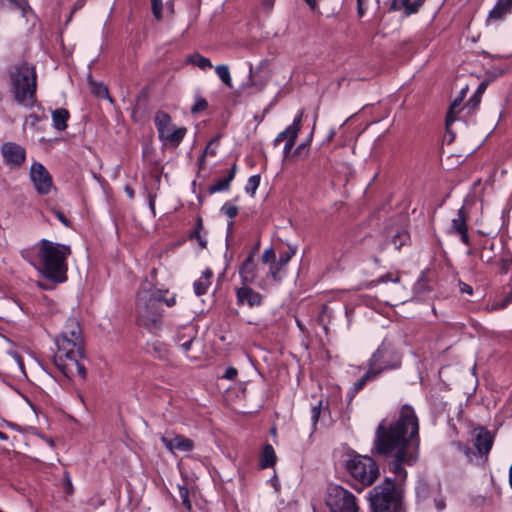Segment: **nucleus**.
Segmentation results:
<instances>
[{
	"mask_svg": "<svg viewBox=\"0 0 512 512\" xmlns=\"http://www.w3.org/2000/svg\"><path fill=\"white\" fill-rule=\"evenodd\" d=\"M512 10V0H498L489 12V19L500 20Z\"/></svg>",
	"mask_w": 512,
	"mask_h": 512,
	"instance_id": "obj_23",
	"label": "nucleus"
},
{
	"mask_svg": "<svg viewBox=\"0 0 512 512\" xmlns=\"http://www.w3.org/2000/svg\"><path fill=\"white\" fill-rule=\"evenodd\" d=\"M263 299V295L252 289L249 285H243L236 289V303L239 306L258 307L262 305Z\"/></svg>",
	"mask_w": 512,
	"mask_h": 512,
	"instance_id": "obj_15",
	"label": "nucleus"
},
{
	"mask_svg": "<svg viewBox=\"0 0 512 512\" xmlns=\"http://www.w3.org/2000/svg\"><path fill=\"white\" fill-rule=\"evenodd\" d=\"M11 5L15 8L22 11L23 14L26 13V10L29 8V4L27 0H7Z\"/></svg>",
	"mask_w": 512,
	"mask_h": 512,
	"instance_id": "obj_44",
	"label": "nucleus"
},
{
	"mask_svg": "<svg viewBox=\"0 0 512 512\" xmlns=\"http://www.w3.org/2000/svg\"><path fill=\"white\" fill-rule=\"evenodd\" d=\"M346 468L362 486H371L379 477L377 463L368 456H354L347 461Z\"/></svg>",
	"mask_w": 512,
	"mask_h": 512,
	"instance_id": "obj_8",
	"label": "nucleus"
},
{
	"mask_svg": "<svg viewBox=\"0 0 512 512\" xmlns=\"http://www.w3.org/2000/svg\"><path fill=\"white\" fill-rule=\"evenodd\" d=\"M162 444L165 446V448L171 452V453H175L176 451V446H175V437L172 438V439H169L165 436H161L160 438Z\"/></svg>",
	"mask_w": 512,
	"mask_h": 512,
	"instance_id": "obj_43",
	"label": "nucleus"
},
{
	"mask_svg": "<svg viewBox=\"0 0 512 512\" xmlns=\"http://www.w3.org/2000/svg\"><path fill=\"white\" fill-rule=\"evenodd\" d=\"M423 2L424 0H414L413 2L411 0H393L390 10L398 11L404 9L405 15L410 16L418 12Z\"/></svg>",
	"mask_w": 512,
	"mask_h": 512,
	"instance_id": "obj_19",
	"label": "nucleus"
},
{
	"mask_svg": "<svg viewBox=\"0 0 512 512\" xmlns=\"http://www.w3.org/2000/svg\"><path fill=\"white\" fill-rule=\"evenodd\" d=\"M306 3L310 6L311 9H314L317 5V1L316 0H305Z\"/></svg>",
	"mask_w": 512,
	"mask_h": 512,
	"instance_id": "obj_61",
	"label": "nucleus"
},
{
	"mask_svg": "<svg viewBox=\"0 0 512 512\" xmlns=\"http://www.w3.org/2000/svg\"><path fill=\"white\" fill-rule=\"evenodd\" d=\"M237 171V165L234 163L229 171V174L227 177L223 179H219L216 182H214L212 185L208 187V192L210 194L221 192V191H227L230 187L231 182L233 181Z\"/></svg>",
	"mask_w": 512,
	"mask_h": 512,
	"instance_id": "obj_20",
	"label": "nucleus"
},
{
	"mask_svg": "<svg viewBox=\"0 0 512 512\" xmlns=\"http://www.w3.org/2000/svg\"><path fill=\"white\" fill-rule=\"evenodd\" d=\"M54 214L55 216L57 217V219L66 227H69L70 226V222L69 220L65 217V215L61 212V211H54Z\"/></svg>",
	"mask_w": 512,
	"mask_h": 512,
	"instance_id": "obj_51",
	"label": "nucleus"
},
{
	"mask_svg": "<svg viewBox=\"0 0 512 512\" xmlns=\"http://www.w3.org/2000/svg\"><path fill=\"white\" fill-rule=\"evenodd\" d=\"M276 462V454L271 444H265L260 458L261 468L273 467Z\"/></svg>",
	"mask_w": 512,
	"mask_h": 512,
	"instance_id": "obj_26",
	"label": "nucleus"
},
{
	"mask_svg": "<svg viewBox=\"0 0 512 512\" xmlns=\"http://www.w3.org/2000/svg\"><path fill=\"white\" fill-rule=\"evenodd\" d=\"M326 504L331 512H358L355 496L338 485L329 486Z\"/></svg>",
	"mask_w": 512,
	"mask_h": 512,
	"instance_id": "obj_11",
	"label": "nucleus"
},
{
	"mask_svg": "<svg viewBox=\"0 0 512 512\" xmlns=\"http://www.w3.org/2000/svg\"><path fill=\"white\" fill-rule=\"evenodd\" d=\"M213 277V271L210 268H206L199 279L193 283L194 292L197 296H201L207 293L209 286L211 285V279Z\"/></svg>",
	"mask_w": 512,
	"mask_h": 512,
	"instance_id": "obj_22",
	"label": "nucleus"
},
{
	"mask_svg": "<svg viewBox=\"0 0 512 512\" xmlns=\"http://www.w3.org/2000/svg\"><path fill=\"white\" fill-rule=\"evenodd\" d=\"M401 362V354L390 343L382 342L368 360V368L379 377L387 370L399 368Z\"/></svg>",
	"mask_w": 512,
	"mask_h": 512,
	"instance_id": "obj_7",
	"label": "nucleus"
},
{
	"mask_svg": "<svg viewBox=\"0 0 512 512\" xmlns=\"http://www.w3.org/2000/svg\"><path fill=\"white\" fill-rule=\"evenodd\" d=\"M155 197H156V195L149 194V207H150L153 215H155Z\"/></svg>",
	"mask_w": 512,
	"mask_h": 512,
	"instance_id": "obj_54",
	"label": "nucleus"
},
{
	"mask_svg": "<svg viewBox=\"0 0 512 512\" xmlns=\"http://www.w3.org/2000/svg\"><path fill=\"white\" fill-rule=\"evenodd\" d=\"M417 504L424 509L435 508L442 511L446 508L445 497L439 483H428L424 479L418 480L415 487Z\"/></svg>",
	"mask_w": 512,
	"mask_h": 512,
	"instance_id": "obj_9",
	"label": "nucleus"
},
{
	"mask_svg": "<svg viewBox=\"0 0 512 512\" xmlns=\"http://www.w3.org/2000/svg\"><path fill=\"white\" fill-rule=\"evenodd\" d=\"M10 79L15 100L25 107H32L36 102L37 73L33 65L22 61L10 69Z\"/></svg>",
	"mask_w": 512,
	"mask_h": 512,
	"instance_id": "obj_4",
	"label": "nucleus"
},
{
	"mask_svg": "<svg viewBox=\"0 0 512 512\" xmlns=\"http://www.w3.org/2000/svg\"><path fill=\"white\" fill-rule=\"evenodd\" d=\"M239 276L243 285L254 283L256 278V264L254 253H250L239 269Z\"/></svg>",
	"mask_w": 512,
	"mask_h": 512,
	"instance_id": "obj_17",
	"label": "nucleus"
},
{
	"mask_svg": "<svg viewBox=\"0 0 512 512\" xmlns=\"http://www.w3.org/2000/svg\"><path fill=\"white\" fill-rule=\"evenodd\" d=\"M7 366L13 373H16V370L25 375L24 362L19 353L16 351H11L8 353Z\"/></svg>",
	"mask_w": 512,
	"mask_h": 512,
	"instance_id": "obj_27",
	"label": "nucleus"
},
{
	"mask_svg": "<svg viewBox=\"0 0 512 512\" xmlns=\"http://www.w3.org/2000/svg\"><path fill=\"white\" fill-rule=\"evenodd\" d=\"M296 139L297 138H293V136H292L290 140L286 141V143L284 145V150H283L285 158H287L288 155L291 153V151L295 145Z\"/></svg>",
	"mask_w": 512,
	"mask_h": 512,
	"instance_id": "obj_49",
	"label": "nucleus"
},
{
	"mask_svg": "<svg viewBox=\"0 0 512 512\" xmlns=\"http://www.w3.org/2000/svg\"><path fill=\"white\" fill-rule=\"evenodd\" d=\"M175 446L176 450L182 451V452H190L194 449V442L193 440L185 437L181 434L175 435Z\"/></svg>",
	"mask_w": 512,
	"mask_h": 512,
	"instance_id": "obj_31",
	"label": "nucleus"
},
{
	"mask_svg": "<svg viewBox=\"0 0 512 512\" xmlns=\"http://www.w3.org/2000/svg\"><path fill=\"white\" fill-rule=\"evenodd\" d=\"M319 413H320V407L319 406H314L312 408V418H313V420L315 422L318 420Z\"/></svg>",
	"mask_w": 512,
	"mask_h": 512,
	"instance_id": "obj_56",
	"label": "nucleus"
},
{
	"mask_svg": "<svg viewBox=\"0 0 512 512\" xmlns=\"http://www.w3.org/2000/svg\"><path fill=\"white\" fill-rule=\"evenodd\" d=\"M260 184V175H252L249 177L247 184L245 186L246 193L250 194L252 197L255 195L256 190L258 189Z\"/></svg>",
	"mask_w": 512,
	"mask_h": 512,
	"instance_id": "obj_33",
	"label": "nucleus"
},
{
	"mask_svg": "<svg viewBox=\"0 0 512 512\" xmlns=\"http://www.w3.org/2000/svg\"><path fill=\"white\" fill-rule=\"evenodd\" d=\"M80 359H75L67 362V368L59 369L66 377L71 378L75 374H78L82 379L86 376V369L83 364L80 363Z\"/></svg>",
	"mask_w": 512,
	"mask_h": 512,
	"instance_id": "obj_25",
	"label": "nucleus"
},
{
	"mask_svg": "<svg viewBox=\"0 0 512 512\" xmlns=\"http://www.w3.org/2000/svg\"><path fill=\"white\" fill-rule=\"evenodd\" d=\"M306 147H307V143H301L299 144L296 149L294 150V154L296 155H300L302 154L305 150H306Z\"/></svg>",
	"mask_w": 512,
	"mask_h": 512,
	"instance_id": "obj_53",
	"label": "nucleus"
},
{
	"mask_svg": "<svg viewBox=\"0 0 512 512\" xmlns=\"http://www.w3.org/2000/svg\"><path fill=\"white\" fill-rule=\"evenodd\" d=\"M393 282V283H399L400 282V275L387 273L385 275H382L378 278L377 282L379 283H387V282Z\"/></svg>",
	"mask_w": 512,
	"mask_h": 512,
	"instance_id": "obj_41",
	"label": "nucleus"
},
{
	"mask_svg": "<svg viewBox=\"0 0 512 512\" xmlns=\"http://www.w3.org/2000/svg\"><path fill=\"white\" fill-rule=\"evenodd\" d=\"M215 72L223 83H225L229 88L232 87L230 71L227 65H217L215 67Z\"/></svg>",
	"mask_w": 512,
	"mask_h": 512,
	"instance_id": "obj_32",
	"label": "nucleus"
},
{
	"mask_svg": "<svg viewBox=\"0 0 512 512\" xmlns=\"http://www.w3.org/2000/svg\"><path fill=\"white\" fill-rule=\"evenodd\" d=\"M90 85H91V88H92V92L98 96V97H101V98H108L110 101H112L111 97L109 96V92H108V88L101 84V83H95V82H90Z\"/></svg>",
	"mask_w": 512,
	"mask_h": 512,
	"instance_id": "obj_34",
	"label": "nucleus"
},
{
	"mask_svg": "<svg viewBox=\"0 0 512 512\" xmlns=\"http://www.w3.org/2000/svg\"><path fill=\"white\" fill-rule=\"evenodd\" d=\"M365 14L364 3H357V15L361 18Z\"/></svg>",
	"mask_w": 512,
	"mask_h": 512,
	"instance_id": "obj_55",
	"label": "nucleus"
},
{
	"mask_svg": "<svg viewBox=\"0 0 512 512\" xmlns=\"http://www.w3.org/2000/svg\"><path fill=\"white\" fill-rule=\"evenodd\" d=\"M471 437L476 455L485 457L487 460L488 454L494 444L493 434L487 428L478 426L472 430Z\"/></svg>",
	"mask_w": 512,
	"mask_h": 512,
	"instance_id": "obj_12",
	"label": "nucleus"
},
{
	"mask_svg": "<svg viewBox=\"0 0 512 512\" xmlns=\"http://www.w3.org/2000/svg\"><path fill=\"white\" fill-rule=\"evenodd\" d=\"M219 139H220V136L218 135V136L213 137L208 142L204 152L202 153V155L199 158V166H200V168L204 167V161H205V157L207 155H210V156H215L216 155L217 148L219 146Z\"/></svg>",
	"mask_w": 512,
	"mask_h": 512,
	"instance_id": "obj_30",
	"label": "nucleus"
},
{
	"mask_svg": "<svg viewBox=\"0 0 512 512\" xmlns=\"http://www.w3.org/2000/svg\"><path fill=\"white\" fill-rule=\"evenodd\" d=\"M509 484H510V487L512 488V465L510 466V469H509Z\"/></svg>",
	"mask_w": 512,
	"mask_h": 512,
	"instance_id": "obj_64",
	"label": "nucleus"
},
{
	"mask_svg": "<svg viewBox=\"0 0 512 512\" xmlns=\"http://www.w3.org/2000/svg\"><path fill=\"white\" fill-rule=\"evenodd\" d=\"M512 302V292L508 293L501 301L494 303L492 308L500 310L506 308Z\"/></svg>",
	"mask_w": 512,
	"mask_h": 512,
	"instance_id": "obj_40",
	"label": "nucleus"
},
{
	"mask_svg": "<svg viewBox=\"0 0 512 512\" xmlns=\"http://www.w3.org/2000/svg\"><path fill=\"white\" fill-rule=\"evenodd\" d=\"M125 191L130 199L134 198V190L131 187L126 186Z\"/></svg>",
	"mask_w": 512,
	"mask_h": 512,
	"instance_id": "obj_59",
	"label": "nucleus"
},
{
	"mask_svg": "<svg viewBox=\"0 0 512 512\" xmlns=\"http://www.w3.org/2000/svg\"><path fill=\"white\" fill-rule=\"evenodd\" d=\"M408 239V235L405 232L397 233L393 239L392 242L395 245L397 249H400V247L404 244V242Z\"/></svg>",
	"mask_w": 512,
	"mask_h": 512,
	"instance_id": "obj_42",
	"label": "nucleus"
},
{
	"mask_svg": "<svg viewBox=\"0 0 512 512\" xmlns=\"http://www.w3.org/2000/svg\"><path fill=\"white\" fill-rule=\"evenodd\" d=\"M377 378L378 376H376V374L368 368L367 371L357 381H355L351 388L349 389L347 393L349 399L352 400L355 397V395L360 390H362L368 382L374 381Z\"/></svg>",
	"mask_w": 512,
	"mask_h": 512,
	"instance_id": "obj_21",
	"label": "nucleus"
},
{
	"mask_svg": "<svg viewBox=\"0 0 512 512\" xmlns=\"http://www.w3.org/2000/svg\"><path fill=\"white\" fill-rule=\"evenodd\" d=\"M275 251L273 248L266 249L262 254V261L264 263L273 262L275 260Z\"/></svg>",
	"mask_w": 512,
	"mask_h": 512,
	"instance_id": "obj_47",
	"label": "nucleus"
},
{
	"mask_svg": "<svg viewBox=\"0 0 512 512\" xmlns=\"http://www.w3.org/2000/svg\"><path fill=\"white\" fill-rule=\"evenodd\" d=\"M191 238L192 239H196L199 246L204 249L207 247V240L205 239L204 236H202L201 232L199 230H195L192 234H191Z\"/></svg>",
	"mask_w": 512,
	"mask_h": 512,
	"instance_id": "obj_45",
	"label": "nucleus"
},
{
	"mask_svg": "<svg viewBox=\"0 0 512 512\" xmlns=\"http://www.w3.org/2000/svg\"><path fill=\"white\" fill-rule=\"evenodd\" d=\"M162 294L157 289H140L136 298L137 324L153 332L161 323Z\"/></svg>",
	"mask_w": 512,
	"mask_h": 512,
	"instance_id": "obj_5",
	"label": "nucleus"
},
{
	"mask_svg": "<svg viewBox=\"0 0 512 512\" xmlns=\"http://www.w3.org/2000/svg\"><path fill=\"white\" fill-rule=\"evenodd\" d=\"M186 62L195 65L202 70H208L212 68L211 61L199 53H193L189 55L186 59Z\"/></svg>",
	"mask_w": 512,
	"mask_h": 512,
	"instance_id": "obj_29",
	"label": "nucleus"
},
{
	"mask_svg": "<svg viewBox=\"0 0 512 512\" xmlns=\"http://www.w3.org/2000/svg\"><path fill=\"white\" fill-rule=\"evenodd\" d=\"M238 375V371L236 368L234 367H228L223 375V378L227 379V380H230V381H233L236 379Z\"/></svg>",
	"mask_w": 512,
	"mask_h": 512,
	"instance_id": "obj_48",
	"label": "nucleus"
},
{
	"mask_svg": "<svg viewBox=\"0 0 512 512\" xmlns=\"http://www.w3.org/2000/svg\"><path fill=\"white\" fill-rule=\"evenodd\" d=\"M221 211L227 216L229 217L230 219H233L237 216L238 214V207L235 206V205H232L230 203H225L222 207H221Z\"/></svg>",
	"mask_w": 512,
	"mask_h": 512,
	"instance_id": "obj_38",
	"label": "nucleus"
},
{
	"mask_svg": "<svg viewBox=\"0 0 512 512\" xmlns=\"http://www.w3.org/2000/svg\"><path fill=\"white\" fill-rule=\"evenodd\" d=\"M450 234H457L460 236L461 241L466 245H470V238L468 235V226L466 223V215L464 208H460L457 213V217L452 219Z\"/></svg>",
	"mask_w": 512,
	"mask_h": 512,
	"instance_id": "obj_16",
	"label": "nucleus"
},
{
	"mask_svg": "<svg viewBox=\"0 0 512 512\" xmlns=\"http://www.w3.org/2000/svg\"><path fill=\"white\" fill-rule=\"evenodd\" d=\"M480 101H481V96L479 95V93H474L468 100L466 106L469 109L473 110L480 104Z\"/></svg>",
	"mask_w": 512,
	"mask_h": 512,
	"instance_id": "obj_46",
	"label": "nucleus"
},
{
	"mask_svg": "<svg viewBox=\"0 0 512 512\" xmlns=\"http://www.w3.org/2000/svg\"><path fill=\"white\" fill-rule=\"evenodd\" d=\"M192 343H193V338H191V337L188 340H186L185 342L180 343V347L182 348L184 353H187L190 350Z\"/></svg>",
	"mask_w": 512,
	"mask_h": 512,
	"instance_id": "obj_52",
	"label": "nucleus"
},
{
	"mask_svg": "<svg viewBox=\"0 0 512 512\" xmlns=\"http://www.w3.org/2000/svg\"><path fill=\"white\" fill-rule=\"evenodd\" d=\"M280 268L281 267H279L278 264H276V263H274L270 266L269 274L276 281L280 280V277L278 276Z\"/></svg>",
	"mask_w": 512,
	"mask_h": 512,
	"instance_id": "obj_50",
	"label": "nucleus"
},
{
	"mask_svg": "<svg viewBox=\"0 0 512 512\" xmlns=\"http://www.w3.org/2000/svg\"><path fill=\"white\" fill-rule=\"evenodd\" d=\"M71 254L69 245L56 243L47 239H41L36 246L25 248L21 251L23 259L56 283H62L67 279V258Z\"/></svg>",
	"mask_w": 512,
	"mask_h": 512,
	"instance_id": "obj_2",
	"label": "nucleus"
},
{
	"mask_svg": "<svg viewBox=\"0 0 512 512\" xmlns=\"http://www.w3.org/2000/svg\"><path fill=\"white\" fill-rule=\"evenodd\" d=\"M155 126L158 131L159 139L167 145L173 147L179 146L187 133L185 127H174L171 116L164 111H157L154 116Z\"/></svg>",
	"mask_w": 512,
	"mask_h": 512,
	"instance_id": "obj_10",
	"label": "nucleus"
},
{
	"mask_svg": "<svg viewBox=\"0 0 512 512\" xmlns=\"http://www.w3.org/2000/svg\"><path fill=\"white\" fill-rule=\"evenodd\" d=\"M179 496L182 501V505L188 510H192V504L189 499V490L185 486H179Z\"/></svg>",
	"mask_w": 512,
	"mask_h": 512,
	"instance_id": "obj_36",
	"label": "nucleus"
},
{
	"mask_svg": "<svg viewBox=\"0 0 512 512\" xmlns=\"http://www.w3.org/2000/svg\"><path fill=\"white\" fill-rule=\"evenodd\" d=\"M30 179L39 194L46 195L52 188V177L48 170L39 162L32 164Z\"/></svg>",
	"mask_w": 512,
	"mask_h": 512,
	"instance_id": "obj_13",
	"label": "nucleus"
},
{
	"mask_svg": "<svg viewBox=\"0 0 512 512\" xmlns=\"http://www.w3.org/2000/svg\"><path fill=\"white\" fill-rule=\"evenodd\" d=\"M419 422L414 409L403 405L393 422L382 420L376 428L373 452L391 457L389 470L404 480V465L412 466L418 458Z\"/></svg>",
	"mask_w": 512,
	"mask_h": 512,
	"instance_id": "obj_1",
	"label": "nucleus"
},
{
	"mask_svg": "<svg viewBox=\"0 0 512 512\" xmlns=\"http://www.w3.org/2000/svg\"><path fill=\"white\" fill-rule=\"evenodd\" d=\"M203 229V222H202V219L201 218H198L197 219V222H196V227H195V230H199L201 232V230Z\"/></svg>",
	"mask_w": 512,
	"mask_h": 512,
	"instance_id": "obj_60",
	"label": "nucleus"
},
{
	"mask_svg": "<svg viewBox=\"0 0 512 512\" xmlns=\"http://www.w3.org/2000/svg\"><path fill=\"white\" fill-rule=\"evenodd\" d=\"M151 8L154 17L157 20L162 19V0H151Z\"/></svg>",
	"mask_w": 512,
	"mask_h": 512,
	"instance_id": "obj_39",
	"label": "nucleus"
},
{
	"mask_svg": "<svg viewBox=\"0 0 512 512\" xmlns=\"http://www.w3.org/2000/svg\"><path fill=\"white\" fill-rule=\"evenodd\" d=\"M57 351L54 363L58 369L67 368V362L83 356V337L80 323L75 317L67 319L61 333L55 338Z\"/></svg>",
	"mask_w": 512,
	"mask_h": 512,
	"instance_id": "obj_3",
	"label": "nucleus"
},
{
	"mask_svg": "<svg viewBox=\"0 0 512 512\" xmlns=\"http://www.w3.org/2000/svg\"><path fill=\"white\" fill-rule=\"evenodd\" d=\"M370 504L373 512H403L401 495L390 479L371 491Z\"/></svg>",
	"mask_w": 512,
	"mask_h": 512,
	"instance_id": "obj_6",
	"label": "nucleus"
},
{
	"mask_svg": "<svg viewBox=\"0 0 512 512\" xmlns=\"http://www.w3.org/2000/svg\"><path fill=\"white\" fill-rule=\"evenodd\" d=\"M295 253H296V248L289 246L288 251H284V252L280 253L276 264H278L279 267L285 266L291 260V258L294 256Z\"/></svg>",
	"mask_w": 512,
	"mask_h": 512,
	"instance_id": "obj_35",
	"label": "nucleus"
},
{
	"mask_svg": "<svg viewBox=\"0 0 512 512\" xmlns=\"http://www.w3.org/2000/svg\"><path fill=\"white\" fill-rule=\"evenodd\" d=\"M302 117L303 111H299L298 114L295 116L292 124L286 127V129L280 132L274 139V146H277L282 141L286 142L290 140L292 136L293 138H297L301 128Z\"/></svg>",
	"mask_w": 512,
	"mask_h": 512,
	"instance_id": "obj_18",
	"label": "nucleus"
},
{
	"mask_svg": "<svg viewBox=\"0 0 512 512\" xmlns=\"http://www.w3.org/2000/svg\"><path fill=\"white\" fill-rule=\"evenodd\" d=\"M462 291L466 292L468 294H472V288H471V286H469L467 284H464V287L462 288Z\"/></svg>",
	"mask_w": 512,
	"mask_h": 512,
	"instance_id": "obj_63",
	"label": "nucleus"
},
{
	"mask_svg": "<svg viewBox=\"0 0 512 512\" xmlns=\"http://www.w3.org/2000/svg\"><path fill=\"white\" fill-rule=\"evenodd\" d=\"M486 87H487L486 83H481L475 93H479V95L482 96Z\"/></svg>",
	"mask_w": 512,
	"mask_h": 512,
	"instance_id": "obj_58",
	"label": "nucleus"
},
{
	"mask_svg": "<svg viewBox=\"0 0 512 512\" xmlns=\"http://www.w3.org/2000/svg\"><path fill=\"white\" fill-rule=\"evenodd\" d=\"M162 301H164L168 307H172L173 305H175L176 302L175 297L164 298L163 296Z\"/></svg>",
	"mask_w": 512,
	"mask_h": 512,
	"instance_id": "obj_57",
	"label": "nucleus"
},
{
	"mask_svg": "<svg viewBox=\"0 0 512 512\" xmlns=\"http://www.w3.org/2000/svg\"><path fill=\"white\" fill-rule=\"evenodd\" d=\"M467 90H468V87L463 88L460 92V95L456 99H454L453 102L451 103L449 111L447 112V115H446V125L447 126H449L455 120L454 115L456 113H458L459 106L461 105V103L466 95Z\"/></svg>",
	"mask_w": 512,
	"mask_h": 512,
	"instance_id": "obj_28",
	"label": "nucleus"
},
{
	"mask_svg": "<svg viewBox=\"0 0 512 512\" xmlns=\"http://www.w3.org/2000/svg\"><path fill=\"white\" fill-rule=\"evenodd\" d=\"M1 153L5 162L13 167H20L26 159L25 149L14 142H6L1 147Z\"/></svg>",
	"mask_w": 512,
	"mask_h": 512,
	"instance_id": "obj_14",
	"label": "nucleus"
},
{
	"mask_svg": "<svg viewBox=\"0 0 512 512\" xmlns=\"http://www.w3.org/2000/svg\"><path fill=\"white\" fill-rule=\"evenodd\" d=\"M69 112L67 109L59 108L52 112L53 127L58 131H64L67 128L69 120Z\"/></svg>",
	"mask_w": 512,
	"mask_h": 512,
	"instance_id": "obj_24",
	"label": "nucleus"
},
{
	"mask_svg": "<svg viewBox=\"0 0 512 512\" xmlns=\"http://www.w3.org/2000/svg\"><path fill=\"white\" fill-rule=\"evenodd\" d=\"M207 107H208V103H207V101H206L204 98H202V97H200V96H197V97L195 98V103H194V105H193V106H192V108H191V112H192L193 114H195V113H199V112H201V111L206 110V109H207Z\"/></svg>",
	"mask_w": 512,
	"mask_h": 512,
	"instance_id": "obj_37",
	"label": "nucleus"
},
{
	"mask_svg": "<svg viewBox=\"0 0 512 512\" xmlns=\"http://www.w3.org/2000/svg\"><path fill=\"white\" fill-rule=\"evenodd\" d=\"M335 134H336L335 129H331L329 134L327 135V141H331L333 139V137L335 136Z\"/></svg>",
	"mask_w": 512,
	"mask_h": 512,
	"instance_id": "obj_62",
	"label": "nucleus"
}]
</instances>
